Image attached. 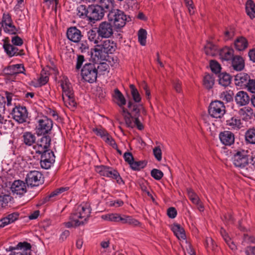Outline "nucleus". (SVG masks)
I'll return each instance as SVG.
<instances>
[{
	"instance_id": "41",
	"label": "nucleus",
	"mask_w": 255,
	"mask_h": 255,
	"mask_svg": "<svg viewBox=\"0 0 255 255\" xmlns=\"http://www.w3.org/2000/svg\"><path fill=\"white\" fill-rule=\"evenodd\" d=\"M234 93L232 90L222 92L220 95V98L227 102H230L233 99Z\"/></svg>"
},
{
	"instance_id": "48",
	"label": "nucleus",
	"mask_w": 255,
	"mask_h": 255,
	"mask_svg": "<svg viewBox=\"0 0 255 255\" xmlns=\"http://www.w3.org/2000/svg\"><path fill=\"white\" fill-rule=\"evenodd\" d=\"M187 193L190 200L193 204H198L200 200L197 195L191 189H187Z\"/></svg>"
},
{
	"instance_id": "44",
	"label": "nucleus",
	"mask_w": 255,
	"mask_h": 255,
	"mask_svg": "<svg viewBox=\"0 0 255 255\" xmlns=\"http://www.w3.org/2000/svg\"><path fill=\"white\" fill-rule=\"evenodd\" d=\"M77 14L79 17L87 16L88 18L89 7L87 8L84 5H80L77 8Z\"/></svg>"
},
{
	"instance_id": "20",
	"label": "nucleus",
	"mask_w": 255,
	"mask_h": 255,
	"mask_svg": "<svg viewBox=\"0 0 255 255\" xmlns=\"http://www.w3.org/2000/svg\"><path fill=\"white\" fill-rule=\"evenodd\" d=\"M11 190L13 194L20 195L24 194L27 191L25 183L21 180L14 181L11 185Z\"/></svg>"
},
{
	"instance_id": "58",
	"label": "nucleus",
	"mask_w": 255,
	"mask_h": 255,
	"mask_svg": "<svg viewBox=\"0 0 255 255\" xmlns=\"http://www.w3.org/2000/svg\"><path fill=\"white\" fill-rule=\"evenodd\" d=\"M93 131L99 136H100L103 139L108 133L103 128H93Z\"/></svg>"
},
{
	"instance_id": "29",
	"label": "nucleus",
	"mask_w": 255,
	"mask_h": 255,
	"mask_svg": "<svg viewBox=\"0 0 255 255\" xmlns=\"http://www.w3.org/2000/svg\"><path fill=\"white\" fill-rule=\"evenodd\" d=\"M23 141L27 146H31L36 141L35 135L30 132H25L22 135Z\"/></svg>"
},
{
	"instance_id": "46",
	"label": "nucleus",
	"mask_w": 255,
	"mask_h": 255,
	"mask_svg": "<svg viewBox=\"0 0 255 255\" xmlns=\"http://www.w3.org/2000/svg\"><path fill=\"white\" fill-rule=\"evenodd\" d=\"M146 165V163L143 161H135L134 160L130 164L131 168L135 170H139L143 168Z\"/></svg>"
},
{
	"instance_id": "36",
	"label": "nucleus",
	"mask_w": 255,
	"mask_h": 255,
	"mask_svg": "<svg viewBox=\"0 0 255 255\" xmlns=\"http://www.w3.org/2000/svg\"><path fill=\"white\" fill-rule=\"evenodd\" d=\"M253 114V110L250 107H245L239 111V114L245 120L251 119Z\"/></svg>"
},
{
	"instance_id": "33",
	"label": "nucleus",
	"mask_w": 255,
	"mask_h": 255,
	"mask_svg": "<svg viewBox=\"0 0 255 255\" xmlns=\"http://www.w3.org/2000/svg\"><path fill=\"white\" fill-rule=\"evenodd\" d=\"M219 83L224 87L229 86L231 83V77L230 75L226 73H220L219 76Z\"/></svg>"
},
{
	"instance_id": "34",
	"label": "nucleus",
	"mask_w": 255,
	"mask_h": 255,
	"mask_svg": "<svg viewBox=\"0 0 255 255\" xmlns=\"http://www.w3.org/2000/svg\"><path fill=\"white\" fill-rule=\"evenodd\" d=\"M246 141L250 144H255V128H250L245 132Z\"/></svg>"
},
{
	"instance_id": "9",
	"label": "nucleus",
	"mask_w": 255,
	"mask_h": 255,
	"mask_svg": "<svg viewBox=\"0 0 255 255\" xmlns=\"http://www.w3.org/2000/svg\"><path fill=\"white\" fill-rule=\"evenodd\" d=\"M43 176L42 173L36 170L31 171L26 175L25 178L27 186L31 187L38 186L42 183Z\"/></svg>"
},
{
	"instance_id": "10",
	"label": "nucleus",
	"mask_w": 255,
	"mask_h": 255,
	"mask_svg": "<svg viewBox=\"0 0 255 255\" xmlns=\"http://www.w3.org/2000/svg\"><path fill=\"white\" fill-rule=\"evenodd\" d=\"M113 28L111 23L108 21L101 22L97 28L98 36L102 38H109L113 34Z\"/></svg>"
},
{
	"instance_id": "8",
	"label": "nucleus",
	"mask_w": 255,
	"mask_h": 255,
	"mask_svg": "<svg viewBox=\"0 0 255 255\" xmlns=\"http://www.w3.org/2000/svg\"><path fill=\"white\" fill-rule=\"evenodd\" d=\"M208 111L212 117L221 118L225 114L226 108L223 102L217 100L211 103Z\"/></svg>"
},
{
	"instance_id": "22",
	"label": "nucleus",
	"mask_w": 255,
	"mask_h": 255,
	"mask_svg": "<svg viewBox=\"0 0 255 255\" xmlns=\"http://www.w3.org/2000/svg\"><path fill=\"white\" fill-rule=\"evenodd\" d=\"M219 138L221 142L225 145H231L234 143V134L230 131H224L220 133Z\"/></svg>"
},
{
	"instance_id": "52",
	"label": "nucleus",
	"mask_w": 255,
	"mask_h": 255,
	"mask_svg": "<svg viewBox=\"0 0 255 255\" xmlns=\"http://www.w3.org/2000/svg\"><path fill=\"white\" fill-rule=\"evenodd\" d=\"M151 175L155 179L159 180L163 177V173L160 170L153 169L151 171Z\"/></svg>"
},
{
	"instance_id": "3",
	"label": "nucleus",
	"mask_w": 255,
	"mask_h": 255,
	"mask_svg": "<svg viewBox=\"0 0 255 255\" xmlns=\"http://www.w3.org/2000/svg\"><path fill=\"white\" fill-rule=\"evenodd\" d=\"M62 89V100L65 105L69 109H73L76 106L74 92L71 84L67 79L62 80L61 83Z\"/></svg>"
},
{
	"instance_id": "50",
	"label": "nucleus",
	"mask_w": 255,
	"mask_h": 255,
	"mask_svg": "<svg viewBox=\"0 0 255 255\" xmlns=\"http://www.w3.org/2000/svg\"><path fill=\"white\" fill-rule=\"evenodd\" d=\"M97 32L96 31L91 29L87 32V36L88 39L91 41H93L96 45L99 43L98 40L96 39L97 36Z\"/></svg>"
},
{
	"instance_id": "28",
	"label": "nucleus",
	"mask_w": 255,
	"mask_h": 255,
	"mask_svg": "<svg viewBox=\"0 0 255 255\" xmlns=\"http://www.w3.org/2000/svg\"><path fill=\"white\" fill-rule=\"evenodd\" d=\"M234 51L229 47L223 48L220 52V55L222 59L228 61L232 60L234 56Z\"/></svg>"
},
{
	"instance_id": "61",
	"label": "nucleus",
	"mask_w": 255,
	"mask_h": 255,
	"mask_svg": "<svg viewBox=\"0 0 255 255\" xmlns=\"http://www.w3.org/2000/svg\"><path fill=\"white\" fill-rule=\"evenodd\" d=\"M251 92L253 93H255V79H250V82H248V84L246 86Z\"/></svg>"
},
{
	"instance_id": "11",
	"label": "nucleus",
	"mask_w": 255,
	"mask_h": 255,
	"mask_svg": "<svg viewBox=\"0 0 255 255\" xmlns=\"http://www.w3.org/2000/svg\"><path fill=\"white\" fill-rule=\"evenodd\" d=\"M30 244L27 242H19L15 247H9L11 252L10 255H28V251L31 249Z\"/></svg>"
},
{
	"instance_id": "56",
	"label": "nucleus",
	"mask_w": 255,
	"mask_h": 255,
	"mask_svg": "<svg viewBox=\"0 0 255 255\" xmlns=\"http://www.w3.org/2000/svg\"><path fill=\"white\" fill-rule=\"evenodd\" d=\"M153 152L154 157L158 161H160L162 158V152L159 146H156L153 149Z\"/></svg>"
},
{
	"instance_id": "63",
	"label": "nucleus",
	"mask_w": 255,
	"mask_h": 255,
	"mask_svg": "<svg viewBox=\"0 0 255 255\" xmlns=\"http://www.w3.org/2000/svg\"><path fill=\"white\" fill-rule=\"evenodd\" d=\"M205 246L206 248L210 249L213 250L215 249V247L216 246L215 245L212 239L210 238H208L206 239L205 241Z\"/></svg>"
},
{
	"instance_id": "54",
	"label": "nucleus",
	"mask_w": 255,
	"mask_h": 255,
	"mask_svg": "<svg viewBox=\"0 0 255 255\" xmlns=\"http://www.w3.org/2000/svg\"><path fill=\"white\" fill-rule=\"evenodd\" d=\"M210 67L211 70L215 73H219L221 68L220 65L217 61L214 60H211Z\"/></svg>"
},
{
	"instance_id": "17",
	"label": "nucleus",
	"mask_w": 255,
	"mask_h": 255,
	"mask_svg": "<svg viewBox=\"0 0 255 255\" xmlns=\"http://www.w3.org/2000/svg\"><path fill=\"white\" fill-rule=\"evenodd\" d=\"M227 128L233 131H238L243 128L241 119L237 116L230 117L226 121Z\"/></svg>"
},
{
	"instance_id": "4",
	"label": "nucleus",
	"mask_w": 255,
	"mask_h": 255,
	"mask_svg": "<svg viewBox=\"0 0 255 255\" xmlns=\"http://www.w3.org/2000/svg\"><path fill=\"white\" fill-rule=\"evenodd\" d=\"M250 151L248 149H238L235 151L232 157L234 166L240 169H244L249 164Z\"/></svg>"
},
{
	"instance_id": "32",
	"label": "nucleus",
	"mask_w": 255,
	"mask_h": 255,
	"mask_svg": "<svg viewBox=\"0 0 255 255\" xmlns=\"http://www.w3.org/2000/svg\"><path fill=\"white\" fill-rule=\"evenodd\" d=\"M247 14L251 19L255 17V3L252 0H247L246 4Z\"/></svg>"
},
{
	"instance_id": "40",
	"label": "nucleus",
	"mask_w": 255,
	"mask_h": 255,
	"mask_svg": "<svg viewBox=\"0 0 255 255\" xmlns=\"http://www.w3.org/2000/svg\"><path fill=\"white\" fill-rule=\"evenodd\" d=\"M146 35L147 32L145 29L141 28L139 30L138 32V40L140 44L142 46H144L146 44Z\"/></svg>"
},
{
	"instance_id": "14",
	"label": "nucleus",
	"mask_w": 255,
	"mask_h": 255,
	"mask_svg": "<svg viewBox=\"0 0 255 255\" xmlns=\"http://www.w3.org/2000/svg\"><path fill=\"white\" fill-rule=\"evenodd\" d=\"M13 119L19 123L25 122L28 117L27 110L24 107H16L12 112Z\"/></svg>"
},
{
	"instance_id": "2",
	"label": "nucleus",
	"mask_w": 255,
	"mask_h": 255,
	"mask_svg": "<svg viewBox=\"0 0 255 255\" xmlns=\"http://www.w3.org/2000/svg\"><path fill=\"white\" fill-rule=\"evenodd\" d=\"M117 45L114 41L106 39L97 44L94 48V56L97 60H103L105 57V54L113 53L116 49Z\"/></svg>"
},
{
	"instance_id": "35",
	"label": "nucleus",
	"mask_w": 255,
	"mask_h": 255,
	"mask_svg": "<svg viewBox=\"0 0 255 255\" xmlns=\"http://www.w3.org/2000/svg\"><path fill=\"white\" fill-rule=\"evenodd\" d=\"M107 177L116 180L117 183L120 185L124 184V182L119 172L112 167L111 170H109L108 175Z\"/></svg>"
},
{
	"instance_id": "51",
	"label": "nucleus",
	"mask_w": 255,
	"mask_h": 255,
	"mask_svg": "<svg viewBox=\"0 0 255 255\" xmlns=\"http://www.w3.org/2000/svg\"><path fill=\"white\" fill-rule=\"evenodd\" d=\"M11 200V197L8 195L0 196V207H4L7 205Z\"/></svg>"
},
{
	"instance_id": "53",
	"label": "nucleus",
	"mask_w": 255,
	"mask_h": 255,
	"mask_svg": "<svg viewBox=\"0 0 255 255\" xmlns=\"http://www.w3.org/2000/svg\"><path fill=\"white\" fill-rule=\"evenodd\" d=\"M129 113H127V115H125V120L127 125L128 127H134V119Z\"/></svg>"
},
{
	"instance_id": "37",
	"label": "nucleus",
	"mask_w": 255,
	"mask_h": 255,
	"mask_svg": "<svg viewBox=\"0 0 255 255\" xmlns=\"http://www.w3.org/2000/svg\"><path fill=\"white\" fill-rule=\"evenodd\" d=\"M128 108L131 111L134 117H138L140 109L142 106L140 104L133 103L132 101H129L128 103Z\"/></svg>"
},
{
	"instance_id": "25",
	"label": "nucleus",
	"mask_w": 255,
	"mask_h": 255,
	"mask_svg": "<svg viewBox=\"0 0 255 255\" xmlns=\"http://www.w3.org/2000/svg\"><path fill=\"white\" fill-rule=\"evenodd\" d=\"M113 101L119 107H122L126 104V100L123 94L120 91V90L116 88L114 89L113 93L112 94Z\"/></svg>"
},
{
	"instance_id": "39",
	"label": "nucleus",
	"mask_w": 255,
	"mask_h": 255,
	"mask_svg": "<svg viewBox=\"0 0 255 255\" xmlns=\"http://www.w3.org/2000/svg\"><path fill=\"white\" fill-rule=\"evenodd\" d=\"M203 84L208 89H211L214 84V78L213 75L206 74L204 77Z\"/></svg>"
},
{
	"instance_id": "60",
	"label": "nucleus",
	"mask_w": 255,
	"mask_h": 255,
	"mask_svg": "<svg viewBox=\"0 0 255 255\" xmlns=\"http://www.w3.org/2000/svg\"><path fill=\"white\" fill-rule=\"evenodd\" d=\"M11 42L14 46H21L23 44V40L20 37L14 36L12 37Z\"/></svg>"
},
{
	"instance_id": "26",
	"label": "nucleus",
	"mask_w": 255,
	"mask_h": 255,
	"mask_svg": "<svg viewBox=\"0 0 255 255\" xmlns=\"http://www.w3.org/2000/svg\"><path fill=\"white\" fill-rule=\"evenodd\" d=\"M234 45L237 50L243 51L247 48L248 42L246 38L241 36L236 39Z\"/></svg>"
},
{
	"instance_id": "47",
	"label": "nucleus",
	"mask_w": 255,
	"mask_h": 255,
	"mask_svg": "<svg viewBox=\"0 0 255 255\" xmlns=\"http://www.w3.org/2000/svg\"><path fill=\"white\" fill-rule=\"evenodd\" d=\"M4 31L9 34H16L18 32V29L13 24L7 25L2 27Z\"/></svg>"
},
{
	"instance_id": "23",
	"label": "nucleus",
	"mask_w": 255,
	"mask_h": 255,
	"mask_svg": "<svg viewBox=\"0 0 255 255\" xmlns=\"http://www.w3.org/2000/svg\"><path fill=\"white\" fill-rule=\"evenodd\" d=\"M233 69L237 71L243 70L245 66V60L240 56H235L232 59V65Z\"/></svg>"
},
{
	"instance_id": "12",
	"label": "nucleus",
	"mask_w": 255,
	"mask_h": 255,
	"mask_svg": "<svg viewBox=\"0 0 255 255\" xmlns=\"http://www.w3.org/2000/svg\"><path fill=\"white\" fill-rule=\"evenodd\" d=\"M41 154L40 165L41 167L45 169L50 168L55 162V156L53 152L47 151Z\"/></svg>"
},
{
	"instance_id": "6",
	"label": "nucleus",
	"mask_w": 255,
	"mask_h": 255,
	"mask_svg": "<svg viewBox=\"0 0 255 255\" xmlns=\"http://www.w3.org/2000/svg\"><path fill=\"white\" fill-rule=\"evenodd\" d=\"M36 130L38 135L48 133L52 129L53 121L46 116L39 117L37 118Z\"/></svg>"
},
{
	"instance_id": "16",
	"label": "nucleus",
	"mask_w": 255,
	"mask_h": 255,
	"mask_svg": "<svg viewBox=\"0 0 255 255\" xmlns=\"http://www.w3.org/2000/svg\"><path fill=\"white\" fill-rule=\"evenodd\" d=\"M50 142L51 138L49 135L42 136L38 140L37 144L34 146V148L36 149V152L41 153L45 151H50L47 150L50 145Z\"/></svg>"
},
{
	"instance_id": "7",
	"label": "nucleus",
	"mask_w": 255,
	"mask_h": 255,
	"mask_svg": "<svg viewBox=\"0 0 255 255\" xmlns=\"http://www.w3.org/2000/svg\"><path fill=\"white\" fill-rule=\"evenodd\" d=\"M83 79L89 83H93L97 78V69L96 66L93 63H86L81 70Z\"/></svg>"
},
{
	"instance_id": "27",
	"label": "nucleus",
	"mask_w": 255,
	"mask_h": 255,
	"mask_svg": "<svg viewBox=\"0 0 255 255\" xmlns=\"http://www.w3.org/2000/svg\"><path fill=\"white\" fill-rule=\"evenodd\" d=\"M204 51L207 55L214 56L219 53L217 47L211 42H208L204 47Z\"/></svg>"
},
{
	"instance_id": "59",
	"label": "nucleus",
	"mask_w": 255,
	"mask_h": 255,
	"mask_svg": "<svg viewBox=\"0 0 255 255\" xmlns=\"http://www.w3.org/2000/svg\"><path fill=\"white\" fill-rule=\"evenodd\" d=\"M186 6L188 7L189 13L190 15L194 13V11L193 10L194 6L193 2L192 0H183Z\"/></svg>"
},
{
	"instance_id": "49",
	"label": "nucleus",
	"mask_w": 255,
	"mask_h": 255,
	"mask_svg": "<svg viewBox=\"0 0 255 255\" xmlns=\"http://www.w3.org/2000/svg\"><path fill=\"white\" fill-rule=\"evenodd\" d=\"M79 42L78 48L81 52H86L89 50V45L87 40H80Z\"/></svg>"
},
{
	"instance_id": "21",
	"label": "nucleus",
	"mask_w": 255,
	"mask_h": 255,
	"mask_svg": "<svg viewBox=\"0 0 255 255\" xmlns=\"http://www.w3.org/2000/svg\"><path fill=\"white\" fill-rule=\"evenodd\" d=\"M235 102L239 106H244L248 105L250 101L248 94L243 91L238 92L235 97Z\"/></svg>"
},
{
	"instance_id": "43",
	"label": "nucleus",
	"mask_w": 255,
	"mask_h": 255,
	"mask_svg": "<svg viewBox=\"0 0 255 255\" xmlns=\"http://www.w3.org/2000/svg\"><path fill=\"white\" fill-rule=\"evenodd\" d=\"M110 170H111V167L106 166L104 165L97 166L96 167V171L101 176H107Z\"/></svg>"
},
{
	"instance_id": "38",
	"label": "nucleus",
	"mask_w": 255,
	"mask_h": 255,
	"mask_svg": "<svg viewBox=\"0 0 255 255\" xmlns=\"http://www.w3.org/2000/svg\"><path fill=\"white\" fill-rule=\"evenodd\" d=\"M122 216L119 214H109L102 216V218L105 220L115 222H121Z\"/></svg>"
},
{
	"instance_id": "62",
	"label": "nucleus",
	"mask_w": 255,
	"mask_h": 255,
	"mask_svg": "<svg viewBox=\"0 0 255 255\" xmlns=\"http://www.w3.org/2000/svg\"><path fill=\"white\" fill-rule=\"evenodd\" d=\"M108 65L105 62L100 63L97 67H96L97 69V73L99 72H103L106 71L108 68Z\"/></svg>"
},
{
	"instance_id": "55",
	"label": "nucleus",
	"mask_w": 255,
	"mask_h": 255,
	"mask_svg": "<svg viewBox=\"0 0 255 255\" xmlns=\"http://www.w3.org/2000/svg\"><path fill=\"white\" fill-rule=\"evenodd\" d=\"M235 34V29L232 27H230L226 30L224 32L225 38L226 40H229L232 38Z\"/></svg>"
},
{
	"instance_id": "42",
	"label": "nucleus",
	"mask_w": 255,
	"mask_h": 255,
	"mask_svg": "<svg viewBox=\"0 0 255 255\" xmlns=\"http://www.w3.org/2000/svg\"><path fill=\"white\" fill-rule=\"evenodd\" d=\"M131 94L133 101L136 103H139L141 101L140 94L133 85H130Z\"/></svg>"
},
{
	"instance_id": "18",
	"label": "nucleus",
	"mask_w": 255,
	"mask_h": 255,
	"mask_svg": "<svg viewBox=\"0 0 255 255\" xmlns=\"http://www.w3.org/2000/svg\"><path fill=\"white\" fill-rule=\"evenodd\" d=\"M67 37L69 40L78 43L82 37L81 31L76 27H71L67 31Z\"/></svg>"
},
{
	"instance_id": "15",
	"label": "nucleus",
	"mask_w": 255,
	"mask_h": 255,
	"mask_svg": "<svg viewBox=\"0 0 255 255\" xmlns=\"http://www.w3.org/2000/svg\"><path fill=\"white\" fill-rule=\"evenodd\" d=\"M104 15V11L99 5H92L89 6L88 18L91 21L98 20Z\"/></svg>"
},
{
	"instance_id": "57",
	"label": "nucleus",
	"mask_w": 255,
	"mask_h": 255,
	"mask_svg": "<svg viewBox=\"0 0 255 255\" xmlns=\"http://www.w3.org/2000/svg\"><path fill=\"white\" fill-rule=\"evenodd\" d=\"M98 1L100 4L99 6L101 7L104 11L105 9H108L111 4V0H98Z\"/></svg>"
},
{
	"instance_id": "1",
	"label": "nucleus",
	"mask_w": 255,
	"mask_h": 255,
	"mask_svg": "<svg viewBox=\"0 0 255 255\" xmlns=\"http://www.w3.org/2000/svg\"><path fill=\"white\" fill-rule=\"evenodd\" d=\"M91 213L90 205L87 204H81L72 213L69 217V221L63 223L68 228H76L85 224Z\"/></svg>"
},
{
	"instance_id": "31",
	"label": "nucleus",
	"mask_w": 255,
	"mask_h": 255,
	"mask_svg": "<svg viewBox=\"0 0 255 255\" xmlns=\"http://www.w3.org/2000/svg\"><path fill=\"white\" fill-rule=\"evenodd\" d=\"M121 222L122 224H128L132 226H138L140 225V222L133 218L131 216L122 215Z\"/></svg>"
},
{
	"instance_id": "5",
	"label": "nucleus",
	"mask_w": 255,
	"mask_h": 255,
	"mask_svg": "<svg viewBox=\"0 0 255 255\" xmlns=\"http://www.w3.org/2000/svg\"><path fill=\"white\" fill-rule=\"evenodd\" d=\"M108 18L111 24H113L115 29L117 30L124 27L127 20L125 13L118 9L111 10L108 15Z\"/></svg>"
},
{
	"instance_id": "30",
	"label": "nucleus",
	"mask_w": 255,
	"mask_h": 255,
	"mask_svg": "<svg viewBox=\"0 0 255 255\" xmlns=\"http://www.w3.org/2000/svg\"><path fill=\"white\" fill-rule=\"evenodd\" d=\"M172 230L178 239L184 240L185 239L184 230L179 224H174L172 227Z\"/></svg>"
},
{
	"instance_id": "45",
	"label": "nucleus",
	"mask_w": 255,
	"mask_h": 255,
	"mask_svg": "<svg viewBox=\"0 0 255 255\" xmlns=\"http://www.w3.org/2000/svg\"><path fill=\"white\" fill-rule=\"evenodd\" d=\"M0 23L2 25V27L13 24L10 15L8 13H4L2 15V20Z\"/></svg>"
},
{
	"instance_id": "13",
	"label": "nucleus",
	"mask_w": 255,
	"mask_h": 255,
	"mask_svg": "<svg viewBox=\"0 0 255 255\" xmlns=\"http://www.w3.org/2000/svg\"><path fill=\"white\" fill-rule=\"evenodd\" d=\"M9 42V40L8 37L5 38L3 39V47L8 56L12 57L24 55V53L23 50H19L14 45L10 44Z\"/></svg>"
},
{
	"instance_id": "19",
	"label": "nucleus",
	"mask_w": 255,
	"mask_h": 255,
	"mask_svg": "<svg viewBox=\"0 0 255 255\" xmlns=\"http://www.w3.org/2000/svg\"><path fill=\"white\" fill-rule=\"evenodd\" d=\"M4 71L6 74L9 75H16L20 73L24 74L25 68L23 64H17L6 67Z\"/></svg>"
},
{
	"instance_id": "24",
	"label": "nucleus",
	"mask_w": 255,
	"mask_h": 255,
	"mask_svg": "<svg viewBox=\"0 0 255 255\" xmlns=\"http://www.w3.org/2000/svg\"><path fill=\"white\" fill-rule=\"evenodd\" d=\"M250 76L245 73L237 74L235 78V84L240 87H246L250 82Z\"/></svg>"
},
{
	"instance_id": "64",
	"label": "nucleus",
	"mask_w": 255,
	"mask_h": 255,
	"mask_svg": "<svg viewBox=\"0 0 255 255\" xmlns=\"http://www.w3.org/2000/svg\"><path fill=\"white\" fill-rule=\"evenodd\" d=\"M124 157L125 161L127 162L129 165L134 160L132 154L129 152H125L124 154Z\"/></svg>"
}]
</instances>
